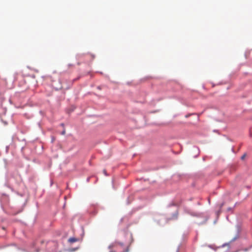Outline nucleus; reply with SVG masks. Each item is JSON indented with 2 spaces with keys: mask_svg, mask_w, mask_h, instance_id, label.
Masks as SVG:
<instances>
[{
  "mask_svg": "<svg viewBox=\"0 0 252 252\" xmlns=\"http://www.w3.org/2000/svg\"><path fill=\"white\" fill-rule=\"evenodd\" d=\"M77 241V239L75 238H74V237H71V238H70L69 239H68V242H69L70 243H74V242H75Z\"/></svg>",
  "mask_w": 252,
  "mask_h": 252,
  "instance_id": "f257e3e1",
  "label": "nucleus"
},
{
  "mask_svg": "<svg viewBox=\"0 0 252 252\" xmlns=\"http://www.w3.org/2000/svg\"><path fill=\"white\" fill-rule=\"evenodd\" d=\"M245 156H246V155H245H245H244L243 156H242L241 158H242V159H244V158H245Z\"/></svg>",
  "mask_w": 252,
  "mask_h": 252,
  "instance_id": "f03ea898",
  "label": "nucleus"
},
{
  "mask_svg": "<svg viewBox=\"0 0 252 252\" xmlns=\"http://www.w3.org/2000/svg\"><path fill=\"white\" fill-rule=\"evenodd\" d=\"M65 133V131L64 130L62 132V134H64Z\"/></svg>",
  "mask_w": 252,
  "mask_h": 252,
  "instance_id": "7ed1b4c3",
  "label": "nucleus"
},
{
  "mask_svg": "<svg viewBox=\"0 0 252 252\" xmlns=\"http://www.w3.org/2000/svg\"><path fill=\"white\" fill-rule=\"evenodd\" d=\"M103 172H104V173L105 175H106V170H103Z\"/></svg>",
  "mask_w": 252,
  "mask_h": 252,
  "instance_id": "20e7f679",
  "label": "nucleus"
},
{
  "mask_svg": "<svg viewBox=\"0 0 252 252\" xmlns=\"http://www.w3.org/2000/svg\"><path fill=\"white\" fill-rule=\"evenodd\" d=\"M110 252H116L115 251H113L112 250L110 251Z\"/></svg>",
  "mask_w": 252,
  "mask_h": 252,
  "instance_id": "39448f33",
  "label": "nucleus"
},
{
  "mask_svg": "<svg viewBox=\"0 0 252 252\" xmlns=\"http://www.w3.org/2000/svg\"><path fill=\"white\" fill-rule=\"evenodd\" d=\"M189 115H188L186 116V117H188Z\"/></svg>",
  "mask_w": 252,
  "mask_h": 252,
  "instance_id": "423d86ee",
  "label": "nucleus"
}]
</instances>
